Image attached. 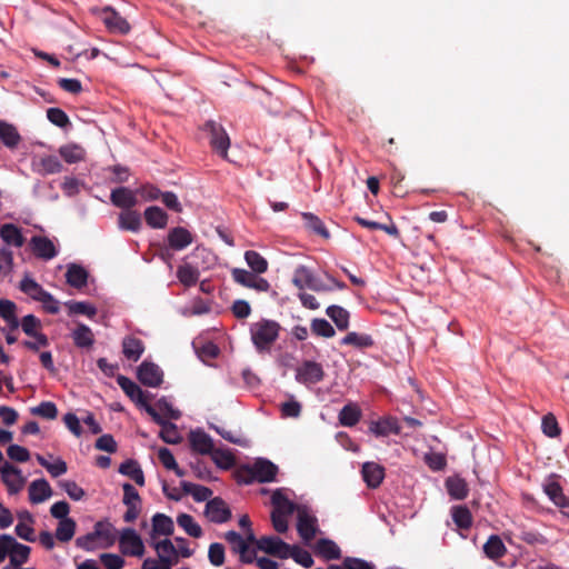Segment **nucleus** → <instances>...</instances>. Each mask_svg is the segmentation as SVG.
I'll list each match as a JSON object with an SVG mask.
<instances>
[{
  "label": "nucleus",
  "instance_id": "nucleus-1",
  "mask_svg": "<svg viewBox=\"0 0 569 569\" xmlns=\"http://www.w3.org/2000/svg\"><path fill=\"white\" fill-rule=\"evenodd\" d=\"M277 472L278 467L273 462L267 459H257L252 466H243L237 471V480L244 485L253 481L271 482L274 480Z\"/></svg>",
  "mask_w": 569,
  "mask_h": 569
},
{
  "label": "nucleus",
  "instance_id": "nucleus-2",
  "mask_svg": "<svg viewBox=\"0 0 569 569\" xmlns=\"http://www.w3.org/2000/svg\"><path fill=\"white\" fill-rule=\"evenodd\" d=\"M280 325L274 320L261 319L250 327L251 340L258 351L269 350L278 339Z\"/></svg>",
  "mask_w": 569,
  "mask_h": 569
},
{
  "label": "nucleus",
  "instance_id": "nucleus-3",
  "mask_svg": "<svg viewBox=\"0 0 569 569\" xmlns=\"http://www.w3.org/2000/svg\"><path fill=\"white\" fill-rule=\"evenodd\" d=\"M203 130L209 136V142L212 149L222 158H227L230 139L223 127L213 120H209L204 123Z\"/></svg>",
  "mask_w": 569,
  "mask_h": 569
},
{
  "label": "nucleus",
  "instance_id": "nucleus-4",
  "mask_svg": "<svg viewBox=\"0 0 569 569\" xmlns=\"http://www.w3.org/2000/svg\"><path fill=\"white\" fill-rule=\"evenodd\" d=\"M325 378V370L322 365L316 362L313 360H305L297 369H296V380L299 383L309 386L316 385L322 381Z\"/></svg>",
  "mask_w": 569,
  "mask_h": 569
},
{
  "label": "nucleus",
  "instance_id": "nucleus-5",
  "mask_svg": "<svg viewBox=\"0 0 569 569\" xmlns=\"http://www.w3.org/2000/svg\"><path fill=\"white\" fill-rule=\"evenodd\" d=\"M119 543L122 553L133 557H142L144 545L141 537L132 528H126L121 531Z\"/></svg>",
  "mask_w": 569,
  "mask_h": 569
},
{
  "label": "nucleus",
  "instance_id": "nucleus-6",
  "mask_svg": "<svg viewBox=\"0 0 569 569\" xmlns=\"http://www.w3.org/2000/svg\"><path fill=\"white\" fill-rule=\"evenodd\" d=\"M297 530L305 541L312 540L318 531L317 518L312 516L306 507H298Z\"/></svg>",
  "mask_w": 569,
  "mask_h": 569
},
{
  "label": "nucleus",
  "instance_id": "nucleus-7",
  "mask_svg": "<svg viewBox=\"0 0 569 569\" xmlns=\"http://www.w3.org/2000/svg\"><path fill=\"white\" fill-rule=\"evenodd\" d=\"M0 473L9 493H18L23 488L26 479L21 471L10 462L4 461L0 465Z\"/></svg>",
  "mask_w": 569,
  "mask_h": 569
},
{
  "label": "nucleus",
  "instance_id": "nucleus-8",
  "mask_svg": "<svg viewBox=\"0 0 569 569\" xmlns=\"http://www.w3.org/2000/svg\"><path fill=\"white\" fill-rule=\"evenodd\" d=\"M147 412L151 416L152 420L161 427L159 436L166 443L176 445L180 442L181 437L176 425L164 420L152 406L147 407Z\"/></svg>",
  "mask_w": 569,
  "mask_h": 569
},
{
  "label": "nucleus",
  "instance_id": "nucleus-9",
  "mask_svg": "<svg viewBox=\"0 0 569 569\" xmlns=\"http://www.w3.org/2000/svg\"><path fill=\"white\" fill-rule=\"evenodd\" d=\"M204 515L211 522L223 523L231 518V510L222 498L214 497L208 500Z\"/></svg>",
  "mask_w": 569,
  "mask_h": 569
},
{
  "label": "nucleus",
  "instance_id": "nucleus-10",
  "mask_svg": "<svg viewBox=\"0 0 569 569\" xmlns=\"http://www.w3.org/2000/svg\"><path fill=\"white\" fill-rule=\"evenodd\" d=\"M138 379L147 387L157 388L162 383L163 372L158 365L143 361L138 368Z\"/></svg>",
  "mask_w": 569,
  "mask_h": 569
},
{
  "label": "nucleus",
  "instance_id": "nucleus-11",
  "mask_svg": "<svg viewBox=\"0 0 569 569\" xmlns=\"http://www.w3.org/2000/svg\"><path fill=\"white\" fill-rule=\"evenodd\" d=\"M101 19L111 32L127 34L131 29L129 22L111 7L101 10Z\"/></svg>",
  "mask_w": 569,
  "mask_h": 569
},
{
  "label": "nucleus",
  "instance_id": "nucleus-12",
  "mask_svg": "<svg viewBox=\"0 0 569 569\" xmlns=\"http://www.w3.org/2000/svg\"><path fill=\"white\" fill-rule=\"evenodd\" d=\"M117 383L131 400H133L138 406L142 407L146 411L147 407L151 406L148 402L147 395L130 378L120 375L117 377Z\"/></svg>",
  "mask_w": 569,
  "mask_h": 569
},
{
  "label": "nucleus",
  "instance_id": "nucleus-13",
  "mask_svg": "<svg viewBox=\"0 0 569 569\" xmlns=\"http://www.w3.org/2000/svg\"><path fill=\"white\" fill-rule=\"evenodd\" d=\"M30 246L36 257L41 258L43 260H51L58 254V251L53 242L47 237H32L30 240Z\"/></svg>",
  "mask_w": 569,
  "mask_h": 569
},
{
  "label": "nucleus",
  "instance_id": "nucleus-14",
  "mask_svg": "<svg viewBox=\"0 0 569 569\" xmlns=\"http://www.w3.org/2000/svg\"><path fill=\"white\" fill-rule=\"evenodd\" d=\"M369 431L376 437H388L389 435H399L401 428L398 420L393 417H385L377 421H371Z\"/></svg>",
  "mask_w": 569,
  "mask_h": 569
},
{
  "label": "nucleus",
  "instance_id": "nucleus-15",
  "mask_svg": "<svg viewBox=\"0 0 569 569\" xmlns=\"http://www.w3.org/2000/svg\"><path fill=\"white\" fill-rule=\"evenodd\" d=\"M167 241L171 249L179 251L193 242V236L183 227H174L168 232Z\"/></svg>",
  "mask_w": 569,
  "mask_h": 569
},
{
  "label": "nucleus",
  "instance_id": "nucleus-16",
  "mask_svg": "<svg viewBox=\"0 0 569 569\" xmlns=\"http://www.w3.org/2000/svg\"><path fill=\"white\" fill-rule=\"evenodd\" d=\"M558 475H551L543 485V491L549 497V499L558 507L565 508L569 507V498L563 495L562 487L557 481Z\"/></svg>",
  "mask_w": 569,
  "mask_h": 569
},
{
  "label": "nucleus",
  "instance_id": "nucleus-17",
  "mask_svg": "<svg viewBox=\"0 0 569 569\" xmlns=\"http://www.w3.org/2000/svg\"><path fill=\"white\" fill-rule=\"evenodd\" d=\"M362 478L371 489L378 488L385 478V468L376 462H365L362 465Z\"/></svg>",
  "mask_w": 569,
  "mask_h": 569
},
{
  "label": "nucleus",
  "instance_id": "nucleus-18",
  "mask_svg": "<svg viewBox=\"0 0 569 569\" xmlns=\"http://www.w3.org/2000/svg\"><path fill=\"white\" fill-rule=\"evenodd\" d=\"M152 547L157 551L160 561H169L171 568L178 563V550L170 539L153 541Z\"/></svg>",
  "mask_w": 569,
  "mask_h": 569
},
{
  "label": "nucleus",
  "instance_id": "nucleus-19",
  "mask_svg": "<svg viewBox=\"0 0 569 569\" xmlns=\"http://www.w3.org/2000/svg\"><path fill=\"white\" fill-rule=\"evenodd\" d=\"M152 530H151V539L154 540L157 536H171L174 530V525L172 519L164 513H156L152 519Z\"/></svg>",
  "mask_w": 569,
  "mask_h": 569
},
{
  "label": "nucleus",
  "instance_id": "nucleus-20",
  "mask_svg": "<svg viewBox=\"0 0 569 569\" xmlns=\"http://www.w3.org/2000/svg\"><path fill=\"white\" fill-rule=\"evenodd\" d=\"M0 238L7 246L16 248H21L26 241L21 229L13 223H4L1 226Z\"/></svg>",
  "mask_w": 569,
  "mask_h": 569
},
{
  "label": "nucleus",
  "instance_id": "nucleus-21",
  "mask_svg": "<svg viewBox=\"0 0 569 569\" xmlns=\"http://www.w3.org/2000/svg\"><path fill=\"white\" fill-rule=\"evenodd\" d=\"M110 199L116 207L122 209H130L138 202L136 193L126 187L112 190Z\"/></svg>",
  "mask_w": 569,
  "mask_h": 569
},
{
  "label": "nucleus",
  "instance_id": "nucleus-22",
  "mask_svg": "<svg viewBox=\"0 0 569 569\" xmlns=\"http://www.w3.org/2000/svg\"><path fill=\"white\" fill-rule=\"evenodd\" d=\"M52 493L51 487L46 479H37L29 486V500L32 503H41Z\"/></svg>",
  "mask_w": 569,
  "mask_h": 569
},
{
  "label": "nucleus",
  "instance_id": "nucleus-23",
  "mask_svg": "<svg viewBox=\"0 0 569 569\" xmlns=\"http://www.w3.org/2000/svg\"><path fill=\"white\" fill-rule=\"evenodd\" d=\"M189 439L192 450L201 455H209L214 448L211 437L204 431H192Z\"/></svg>",
  "mask_w": 569,
  "mask_h": 569
},
{
  "label": "nucleus",
  "instance_id": "nucleus-24",
  "mask_svg": "<svg viewBox=\"0 0 569 569\" xmlns=\"http://www.w3.org/2000/svg\"><path fill=\"white\" fill-rule=\"evenodd\" d=\"M144 351L143 341L128 336L122 341V352L128 360L138 361Z\"/></svg>",
  "mask_w": 569,
  "mask_h": 569
},
{
  "label": "nucleus",
  "instance_id": "nucleus-25",
  "mask_svg": "<svg viewBox=\"0 0 569 569\" xmlns=\"http://www.w3.org/2000/svg\"><path fill=\"white\" fill-rule=\"evenodd\" d=\"M143 216L147 224L153 229H162L168 223L167 212L158 206L148 207Z\"/></svg>",
  "mask_w": 569,
  "mask_h": 569
},
{
  "label": "nucleus",
  "instance_id": "nucleus-26",
  "mask_svg": "<svg viewBox=\"0 0 569 569\" xmlns=\"http://www.w3.org/2000/svg\"><path fill=\"white\" fill-rule=\"evenodd\" d=\"M66 280L71 287L81 289L87 286L88 272L83 267L72 263L67 269Z\"/></svg>",
  "mask_w": 569,
  "mask_h": 569
},
{
  "label": "nucleus",
  "instance_id": "nucleus-27",
  "mask_svg": "<svg viewBox=\"0 0 569 569\" xmlns=\"http://www.w3.org/2000/svg\"><path fill=\"white\" fill-rule=\"evenodd\" d=\"M30 551H31V549L29 546L19 543L13 538V541H11V545H10V552H9L11 566L17 568V567H20L21 565L26 563L29 559Z\"/></svg>",
  "mask_w": 569,
  "mask_h": 569
},
{
  "label": "nucleus",
  "instance_id": "nucleus-28",
  "mask_svg": "<svg viewBox=\"0 0 569 569\" xmlns=\"http://www.w3.org/2000/svg\"><path fill=\"white\" fill-rule=\"evenodd\" d=\"M180 486L182 491L186 495H191L197 502H208V500H210V497L212 496V490L201 485L192 483L189 481H181Z\"/></svg>",
  "mask_w": 569,
  "mask_h": 569
},
{
  "label": "nucleus",
  "instance_id": "nucleus-29",
  "mask_svg": "<svg viewBox=\"0 0 569 569\" xmlns=\"http://www.w3.org/2000/svg\"><path fill=\"white\" fill-rule=\"evenodd\" d=\"M71 337L78 348H90L94 343L92 330L83 323H78L77 328L72 331Z\"/></svg>",
  "mask_w": 569,
  "mask_h": 569
},
{
  "label": "nucleus",
  "instance_id": "nucleus-30",
  "mask_svg": "<svg viewBox=\"0 0 569 569\" xmlns=\"http://www.w3.org/2000/svg\"><path fill=\"white\" fill-rule=\"evenodd\" d=\"M353 220L363 228H367L370 230H382L387 234L395 237V238H398L400 236L398 227L392 222L389 224L380 223L377 221H372V220L362 218L360 216H355Z\"/></svg>",
  "mask_w": 569,
  "mask_h": 569
},
{
  "label": "nucleus",
  "instance_id": "nucleus-31",
  "mask_svg": "<svg viewBox=\"0 0 569 569\" xmlns=\"http://www.w3.org/2000/svg\"><path fill=\"white\" fill-rule=\"evenodd\" d=\"M119 472L132 479L138 486L144 485L143 471L139 463L133 459H128L122 462L119 467Z\"/></svg>",
  "mask_w": 569,
  "mask_h": 569
},
{
  "label": "nucleus",
  "instance_id": "nucleus-32",
  "mask_svg": "<svg viewBox=\"0 0 569 569\" xmlns=\"http://www.w3.org/2000/svg\"><path fill=\"white\" fill-rule=\"evenodd\" d=\"M0 140L6 147L13 149L19 144L21 137L13 124L0 121Z\"/></svg>",
  "mask_w": 569,
  "mask_h": 569
},
{
  "label": "nucleus",
  "instance_id": "nucleus-33",
  "mask_svg": "<svg viewBox=\"0 0 569 569\" xmlns=\"http://www.w3.org/2000/svg\"><path fill=\"white\" fill-rule=\"evenodd\" d=\"M483 551L488 558L496 560L505 556L507 548L499 536L492 535L483 545Z\"/></svg>",
  "mask_w": 569,
  "mask_h": 569
},
{
  "label": "nucleus",
  "instance_id": "nucleus-34",
  "mask_svg": "<svg viewBox=\"0 0 569 569\" xmlns=\"http://www.w3.org/2000/svg\"><path fill=\"white\" fill-rule=\"evenodd\" d=\"M62 169L63 166L56 156L42 157L37 163V172L42 176L59 173Z\"/></svg>",
  "mask_w": 569,
  "mask_h": 569
},
{
  "label": "nucleus",
  "instance_id": "nucleus-35",
  "mask_svg": "<svg viewBox=\"0 0 569 569\" xmlns=\"http://www.w3.org/2000/svg\"><path fill=\"white\" fill-rule=\"evenodd\" d=\"M361 418V410L356 403L346 405L339 412V422L345 427H353Z\"/></svg>",
  "mask_w": 569,
  "mask_h": 569
},
{
  "label": "nucleus",
  "instance_id": "nucleus-36",
  "mask_svg": "<svg viewBox=\"0 0 569 569\" xmlns=\"http://www.w3.org/2000/svg\"><path fill=\"white\" fill-rule=\"evenodd\" d=\"M272 512L293 513L296 505L283 495L281 489L273 491L271 496Z\"/></svg>",
  "mask_w": 569,
  "mask_h": 569
},
{
  "label": "nucleus",
  "instance_id": "nucleus-37",
  "mask_svg": "<svg viewBox=\"0 0 569 569\" xmlns=\"http://www.w3.org/2000/svg\"><path fill=\"white\" fill-rule=\"evenodd\" d=\"M327 316L335 322L339 330H347L349 327V312L340 306H329L326 310Z\"/></svg>",
  "mask_w": 569,
  "mask_h": 569
},
{
  "label": "nucleus",
  "instance_id": "nucleus-38",
  "mask_svg": "<svg viewBox=\"0 0 569 569\" xmlns=\"http://www.w3.org/2000/svg\"><path fill=\"white\" fill-rule=\"evenodd\" d=\"M317 553L326 558L327 560H335L341 557V551L338 545L329 539H320L317 542Z\"/></svg>",
  "mask_w": 569,
  "mask_h": 569
},
{
  "label": "nucleus",
  "instance_id": "nucleus-39",
  "mask_svg": "<svg viewBox=\"0 0 569 569\" xmlns=\"http://www.w3.org/2000/svg\"><path fill=\"white\" fill-rule=\"evenodd\" d=\"M446 487L448 493L457 500H462L468 496L467 482L459 477L448 478L446 480Z\"/></svg>",
  "mask_w": 569,
  "mask_h": 569
},
{
  "label": "nucleus",
  "instance_id": "nucleus-40",
  "mask_svg": "<svg viewBox=\"0 0 569 569\" xmlns=\"http://www.w3.org/2000/svg\"><path fill=\"white\" fill-rule=\"evenodd\" d=\"M119 227L123 230L138 231L141 227V217L139 212L127 210L119 214Z\"/></svg>",
  "mask_w": 569,
  "mask_h": 569
},
{
  "label": "nucleus",
  "instance_id": "nucleus-41",
  "mask_svg": "<svg viewBox=\"0 0 569 569\" xmlns=\"http://www.w3.org/2000/svg\"><path fill=\"white\" fill-rule=\"evenodd\" d=\"M301 217L305 220L306 228H308L309 230L325 239H328L330 237L328 229L320 220V218H318L316 214L311 212H302Z\"/></svg>",
  "mask_w": 569,
  "mask_h": 569
},
{
  "label": "nucleus",
  "instance_id": "nucleus-42",
  "mask_svg": "<svg viewBox=\"0 0 569 569\" xmlns=\"http://www.w3.org/2000/svg\"><path fill=\"white\" fill-rule=\"evenodd\" d=\"M19 288L36 301L41 300L47 292L37 281L27 276L20 281Z\"/></svg>",
  "mask_w": 569,
  "mask_h": 569
},
{
  "label": "nucleus",
  "instance_id": "nucleus-43",
  "mask_svg": "<svg viewBox=\"0 0 569 569\" xmlns=\"http://www.w3.org/2000/svg\"><path fill=\"white\" fill-rule=\"evenodd\" d=\"M213 462L221 469L228 470L236 463V458L228 449H216L209 453Z\"/></svg>",
  "mask_w": 569,
  "mask_h": 569
},
{
  "label": "nucleus",
  "instance_id": "nucleus-44",
  "mask_svg": "<svg viewBox=\"0 0 569 569\" xmlns=\"http://www.w3.org/2000/svg\"><path fill=\"white\" fill-rule=\"evenodd\" d=\"M177 277L182 284L192 287L199 280V271L196 267L186 263L178 268Z\"/></svg>",
  "mask_w": 569,
  "mask_h": 569
},
{
  "label": "nucleus",
  "instance_id": "nucleus-45",
  "mask_svg": "<svg viewBox=\"0 0 569 569\" xmlns=\"http://www.w3.org/2000/svg\"><path fill=\"white\" fill-rule=\"evenodd\" d=\"M244 260L254 273L261 274L268 270V261L257 251H246Z\"/></svg>",
  "mask_w": 569,
  "mask_h": 569
},
{
  "label": "nucleus",
  "instance_id": "nucleus-46",
  "mask_svg": "<svg viewBox=\"0 0 569 569\" xmlns=\"http://www.w3.org/2000/svg\"><path fill=\"white\" fill-rule=\"evenodd\" d=\"M177 523L191 537L200 538L202 536L201 527L188 513H180L177 517Z\"/></svg>",
  "mask_w": 569,
  "mask_h": 569
},
{
  "label": "nucleus",
  "instance_id": "nucleus-47",
  "mask_svg": "<svg viewBox=\"0 0 569 569\" xmlns=\"http://www.w3.org/2000/svg\"><path fill=\"white\" fill-rule=\"evenodd\" d=\"M59 153L68 163H77L84 158V149L78 144L62 146Z\"/></svg>",
  "mask_w": 569,
  "mask_h": 569
},
{
  "label": "nucleus",
  "instance_id": "nucleus-48",
  "mask_svg": "<svg viewBox=\"0 0 569 569\" xmlns=\"http://www.w3.org/2000/svg\"><path fill=\"white\" fill-rule=\"evenodd\" d=\"M313 279L315 274L309 268L306 266H299L293 272L292 283L298 289H303L306 287L309 288Z\"/></svg>",
  "mask_w": 569,
  "mask_h": 569
},
{
  "label": "nucleus",
  "instance_id": "nucleus-49",
  "mask_svg": "<svg viewBox=\"0 0 569 569\" xmlns=\"http://www.w3.org/2000/svg\"><path fill=\"white\" fill-rule=\"evenodd\" d=\"M76 526L73 519L60 520L56 530V538L61 542L70 541L74 536Z\"/></svg>",
  "mask_w": 569,
  "mask_h": 569
},
{
  "label": "nucleus",
  "instance_id": "nucleus-50",
  "mask_svg": "<svg viewBox=\"0 0 569 569\" xmlns=\"http://www.w3.org/2000/svg\"><path fill=\"white\" fill-rule=\"evenodd\" d=\"M452 519L461 529H469L472 525L471 512L465 506H457L452 508Z\"/></svg>",
  "mask_w": 569,
  "mask_h": 569
},
{
  "label": "nucleus",
  "instance_id": "nucleus-51",
  "mask_svg": "<svg viewBox=\"0 0 569 569\" xmlns=\"http://www.w3.org/2000/svg\"><path fill=\"white\" fill-rule=\"evenodd\" d=\"M328 569H376V567L363 559L346 557L340 565H330Z\"/></svg>",
  "mask_w": 569,
  "mask_h": 569
},
{
  "label": "nucleus",
  "instance_id": "nucleus-52",
  "mask_svg": "<svg viewBox=\"0 0 569 569\" xmlns=\"http://www.w3.org/2000/svg\"><path fill=\"white\" fill-rule=\"evenodd\" d=\"M30 411L33 416L48 420H53L58 416V408L51 401H42L39 406L31 408Z\"/></svg>",
  "mask_w": 569,
  "mask_h": 569
},
{
  "label": "nucleus",
  "instance_id": "nucleus-53",
  "mask_svg": "<svg viewBox=\"0 0 569 569\" xmlns=\"http://www.w3.org/2000/svg\"><path fill=\"white\" fill-rule=\"evenodd\" d=\"M311 331L313 335L323 338H332L336 335L333 327L322 318H317L311 321Z\"/></svg>",
  "mask_w": 569,
  "mask_h": 569
},
{
  "label": "nucleus",
  "instance_id": "nucleus-54",
  "mask_svg": "<svg viewBox=\"0 0 569 569\" xmlns=\"http://www.w3.org/2000/svg\"><path fill=\"white\" fill-rule=\"evenodd\" d=\"M342 345L355 346L358 348H367L373 345V341L370 336L359 335L357 332H349L345 336L341 341Z\"/></svg>",
  "mask_w": 569,
  "mask_h": 569
},
{
  "label": "nucleus",
  "instance_id": "nucleus-55",
  "mask_svg": "<svg viewBox=\"0 0 569 569\" xmlns=\"http://www.w3.org/2000/svg\"><path fill=\"white\" fill-rule=\"evenodd\" d=\"M70 313L84 315L89 318H93L97 315L94 306L83 301H69L66 303Z\"/></svg>",
  "mask_w": 569,
  "mask_h": 569
},
{
  "label": "nucleus",
  "instance_id": "nucleus-56",
  "mask_svg": "<svg viewBox=\"0 0 569 569\" xmlns=\"http://www.w3.org/2000/svg\"><path fill=\"white\" fill-rule=\"evenodd\" d=\"M258 273L241 268L231 270L233 281L242 287L250 288Z\"/></svg>",
  "mask_w": 569,
  "mask_h": 569
},
{
  "label": "nucleus",
  "instance_id": "nucleus-57",
  "mask_svg": "<svg viewBox=\"0 0 569 569\" xmlns=\"http://www.w3.org/2000/svg\"><path fill=\"white\" fill-rule=\"evenodd\" d=\"M47 118L59 128H66L71 123L68 114L60 108H49L47 110Z\"/></svg>",
  "mask_w": 569,
  "mask_h": 569
},
{
  "label": "nucleus",
  "instance_id": "nucleus-58",
  "mask_svg": "<svg viewBox=\"0 0 569 569\" xmlns=\"http://www.w3.org/2000/svg\"><path fill=\"white\" fill-rule=\"evenodd\" d=\"M281 541L282 540L276 536H263L257 541V547L259 550L273 556L277 552Z\"/></svg>",
  "mask_w": 569,
  "mask_h": 569
},
{
  "label": "nucleus",
  "instance_id": "nucleus-59",
  "mask_svg": "<svg viewBox=\"0 0 569 569\" xmlns=\"http://www.w3.org/2000/svg\"><path fill=\"white\" fill-rule=\"evenodd\" d=\"M541 428L542 432L550 438L558 437L561 431L558 421L552 413H548L542 418Z\"/></svg>",
  "mask_w": 569,
  "mask_h": 569
},
{
  "label": "nucleus",
  "instance_id": "nucleus-60",
  "mask_svg": "<svg viewBox=\"0 0 569 569\" xmlns=\"http://www.w3.org/2000/svg\"><path fill=\"white\" fill-rule=\"evenodd\" d=\"M22 331L29 336L33 337L41 329V321L33 315H27L21 320Z\"/></svg>",
  "mask_w": 569,
  "mask_h": 569
},
{
  "label": "nucleus",
  "instance_id": "nucleus-61",
  "mask_svg": "<svg viewBox=\"0 0 569 569\" xmlns=\"http://www.w3.org/2000/svg\"><path fill=\"white\" fill-rule=\"evenodd\" d=\"M224 539L231 545L232 551L240 553L247 549V541L237 531L226 532Z\"/></svg>",
  "mask_w": 569,
  "mask_h": 569
},
{
  "label": "nucleus",
  "instance_id": "nucleus-62",
  "mask_svg": "<svg viewBox=\"0 0 569 569\" xmlns=\"http://www.w3.org/2000/svg\"><path fill=\"white\" fill-rule=\"evenodd\" d=\"M291 558L297 563L301 565L305 568H311L313 566V559H312L311 553L308 550H306L299 546H295L293 553H292Z\"/></svg>",
  "mask_w": 569,
  "mask_h": 569
},
{
  "label": "nucleus",
  "instance_id": "nucleus-63",
  "mask_svg": "<svg viewBox=\"0 0 569 569\" xmlns=\"http://www.w3.org/2000/svg\"><path fill=\"white\" fill-rule=\"evenodd\" d=\"M61 487L67 492V495L70 497V499H72L74 501H79L86 496L84 490L76 481H72V480L63 481V482H61Z\"/></svg>",
  "mask_w": 569,
  "mask_h": 569
},
{
  "label": "nucleus",
  "instance_id": "nucleus-64",
  "mask_svg": "<svg viewBox=\"0 0 569 569\" xmlns=\"http://www.w3.org/2000/svg\"><path fill=\"white\" fill-rule=\"evenodd\" d=\"M100 560L106 569H122L124 566L123 558L114 553H102Z\"/></svg>",
  "mask_w": 569,
  "mask_h": 569
}]
</instances>
